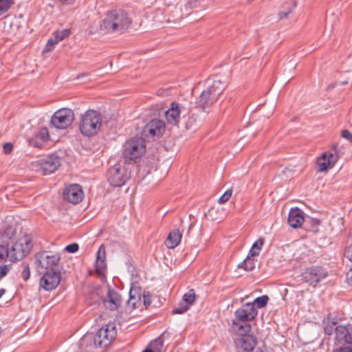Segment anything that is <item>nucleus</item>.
I'll use <instances>...</instances> for the list:
<instances>
[{
	"mask_svg": "<svg viewBox=\"0 0 352 352\" xmlns=\"http://www.w3.org/2000/svg\"><path fill=\"white\" fill-rule=\"evenodd\" d=\"M132 23L126 11L122 9H114L107 12L100 21V30L105 33H124Z\"/></svg>",
	"mask_w": 352,
	"mask_h": 352,
	"instance_id": "1",
	"label": "nucleus"
},
{
	"mask_svg": "<svg viewBox=\"0 0 352 352\" xmlns=\"http://www.w3.org/2000/svg\"><path fill=\"white\" fill-rule=\"evenodd\" d=\"M226 83L219 78H215L202 91L195 102V107L206 111L219 99L225 90Z\"/></svg>",
	"mask_w": 352,
	"mask_h": 352,
	"instance_id": "2",
	"label": "nucleus"
},
{
	"mask_svg": "<svg viewBox=\"0 0 352 352\" xmlns=\"http://www.w3.org/2000/svg\"><path fill=\"white\" fill-rule=\"evenodd\" d=\"M117 336L116 324L109 322L102 326L94 336H87L82 340L81 345L85 342L89 343L88 351H92L98 347L104 348L108 346Z\"/></svg>",
	"mask_w": 352,
	"mask_h": 352,
	"instance_id": "3",
	"label": "nucleus"
},
{
	"mask_svg": "<svg viewBox=\"0 0 352 352\" xmlns=\"http://www.w3.org/2000/svg\"><path fill=\"white\" fill-rule=\"evenodd\" d=\"M102 124V115L97 111L89 109L80 116L79 129L83 135L91 137L100 131Z\"/></svg>",
	"mask_w": 352,
	"mask_h": 352,
	"instance_id": "4",
	"label": "nucleus"
},
{
	"mask_svg": "<svg viewBox=\"0 0 352 352\" xmlns=\"http://www.w3.org/2000/svg\"><path fill=\"white\" fill-rule=\"evenodd\" d=\"M131 164L125 162H118L109 168L107 173V181L116 187H120L126 184L131 178Z\"/></svg>",
	"mask_w": 352,
	"mask_h": 352,
	"instance_id": "5",
	"label": "nucleus"
},
{
	"mask_svg": "<svg viewBox=\"0 0 352 352\" xmlns=\"http://www.w3.org/2000/svg\"><path fill=\"white\" fill-rule=\"evenodd\" d=\"M145 141L142 138L135 137L127 140L123 145L124 162L131 164L145 153Z\"/></svg>",
	"mask_w": 352,
	"mask_h": 352,
	"instance_id": "6",
	"label": "nucleus"
},
{
	"mask_svg": "<svg viewBox=\"0 0 352 352\" xmlns=\"http://www.w3.org/2000/svg\"><path fill=\"white\" fill-rule=\"evenodd\" d=\"M32 247V237L30 235L25 234L12 245L10 250L8 249L10 261L14 263L22 260L30 252Z\"/></svg>",
	"mask_w": 352,
	"mask_h": 352,
	"instance_id": "7",
	"label": "nucleus"
},
{
	"mask_svg": "<svg viewBox=\"0 0 352 352\" xmlns=\"http://www.w3.org/2000/svg\"><path fill=\"white\" fill-rule=\"evenodd\" d=\"M74 120L73 111L63 108L56 111L51 118L50 124L58 129H65L70 126Z\"/></svg>",
	"mask_w": 352,
	"mask_h": 352,
	"instance_id": "8",
	"label": "nucleus"
},
{
	"mask_svg": "<svg viewBox=\"0 0 352 352\" xmlns=\"http://www.w3.org/2000/svg\"><path fill=\"white\" fill-rule=\"evenodd\" d=\"M327 275L328 272L323 267L312 266L305 270L302 274V278L304 282L309 285L316 287Z\"/></svg>",
	"mask_w": 352,
	"mask_h": 352,
	"instance_id": "9",
	"label": "nucleus"
},
{
	"mask_svg": "<svg viewBox=\"0 0 352 352\" xmlns=\"http://www.w3.org/2000/svg\"><path fill=\"white\" fill-rule=\"evenodd\" d=\"M60 261V255L57 253L52 254L48 251H42L35 255L36 267L45 270H54L53 267L58 265Z\"/></svg>",
	"mask_w": 352,
	"mask_h": 352,
	"instance_id": "10",
	"label": "nucleus"
},
{
	"mask_svg": "<svg viewBox=\"0 0 352 352\" xmlns=\"http://www.w3.org/2000/svg\"><path fill=\"white\" fill-rule=\"evenodd\" d=\"M257 314L258 311L254 307V304L247 302L234 311V318L232 320L241 322L242 323L243 322L250 323V322L255 319Z\"/></svg>",
	"mask_w": 352,
	"mask_h": 352,
	"instance_id": "11",
	"label": "nucleus"
},
{
	"mask_svg": "<svg viewBox=\"0 0 352 352\" xmlns=\"http://www.w3.org/2000/svg\"><path fill=\"white\" fill-rule=\"evenodd\" d=\"M38 165L43 175H50L54 173L59 168L60 159L55 154L49 155L40 160L38 162Z\"/></svg>",
	"mask_w": 352,
	"mask_h": 352,
	"instance_id": "12",
	"label": "nucleus"
},
{
	"mask_svg": "<svg viewBox=\"0 0 352 352\" xmlns=\"http://www.w3.org/2000/svg\"><path fill=\"white\" fill-rule=\"evenodd\" d=\"M60 272L59 270L45 272L40 280L41 287L46 291L54 289L60 283Z\"/></svg>",
	"mask_w": 352,
	"mask_h": 352,
	"instance_id": "13",
	"label": "nucleus"
},
{
	"mask_svg": "<svg viewBox=\"0 0 352 352\" xmlns=\"http://www.w3.org/2000/svg\"><path fill=\"white\" fill-rule=\"evenodd\" d=\"M335 339L342 346H352V324L337 325Z\"/></svg>",
	"mask_w": 352,
	"mask_h": 352,
	"instance_id": "14",
	"label": "nucleus"
},
{
	"mask_svg": "<svg viewBox=\"0 0 352 352\" xmlns=\"http://www.w3.org/2000/svg\"><path fill=\"white\" fill-rule=\"evenodd\" d=\"M237 352H252L257 344V338L251 334L242 335L234 340Z\"/></svg>",
	"mask_w": 352,
	"mask_h": 352,
	"instance_id": "15",
	"label": "nucleus"
},
{
	"mask_svg": "<svg viewBox=\"0 0 352 352\" xmlns=\"http://www.w3.org/2000/svg\"><path fill=\"white\" fill-rule=\"evenodd\" d=\"M63 195L64 199L75 204L82 201L84 193L79 184H74L65 188Z\"/></svg>",
	"mask_w": 352,
	"mask_h": 352,
	"instance_id": "16",
	"label": "nucleus"
},
{
	"mask_svg": "<svg viewBox=\"0 0 352 352\" xmlns=\"http://www.w3.org/2000/svg\"><path fill=\"white\" fill-rule=\"evenodd\" d=\"M122 301V296L119 292L108 286L107 296L102 299L104 307L110 311H116L120 307Z\"/></svg>",
	"mask_w": 352,
	"mask_h": 352,
	"instance_id": "17",
	"label": "nucleus"
},
{
	"mask_svg": "<svg viewBox=\"0 0 352 352\" xmlns=\"http://www.w3.org/2000/svg\"><path fill=\"white\" fill-rule=\"evenodd\" d=\"M165 131V124L159 119L151 120L144 128L143 133L147 136L148 133L151 137H160Z\"/></svg>",
	"mask_w": 352,
	"mask_h": 352,
	"instance_id": "18",
	"label": "nucleus"
},
{
	"mask_svg": "<svg viewBox=\"0 0 352 352\" xmlns=\"http://www.w3.org/2000/svg\"><path fill=\"white\" fill-rule=\"evenodd\" d=\"M181 106L176 102H172L170 107L165 112V117L168 124L177 125L180 120Z\"/></svg>",
	"mask_w": 352,
	"mask_h": 352,
	"instance_id": "19",
	"label": "nucleus"
},
{
	"mask_svg": "<svg viewBox=\"0 0 352 352\" xmlns=\"http://www.w3.org/2000/svg\"><path fill=\"white\" fill-rule=\"evenodd\" d=\"M337 156L331 153H323L317 160L318 170L323 172L332 168L337 161Z\"/></svg>",
	"mask_w": 352,
	"mask_h": 352,
	"instance_id": "20",
	"label": "nucleus"
},
{
	"mask_svg": "<svg viewBox=\"0 0 352 352\" xmlns=\"http://www.w3.org/2000/svg\"><path fill=\"white\" fill-rule=\"evenodd\" d=\"M303 212L298 208H292L288 214L287 222L293 228L301 227L304 222Z\"/></svg>",
	"mask_w": 352,
	"mask_h": 352,
	"instance_id": "21",
	"label": "nucleus"
},
{
	"mask_svg": "<svg viewBox=\"0 0 352 352\" xmlns=\"http://www.w3.org/2000/svg\"><path fill=\"white\" fill-rule=\"evenodd\" d=\"M50 139L49 131L47 128L43 127L35 133L31 139L30 144L36 147H41L43 144Z\"/></svg>",
	"mask_w": 352,
	"mask_h": 352,
	"instance_id": "22",
	"label": "nucleus"
},
{
	"mask_svg": "<svg viewBox=\"0 0 352 352\" xmlns=\"http://www.w3.org/2000/svg\"><path fill=\"white\" fill-rule=\"evenodd\" d=\"M105 248L104 245H101L98 250L96 260V271L98 274H101L107 268L105 262Z\"/></svg>",
	"mask_w": 352,
	"mask_h": 352,
	"instance_id": "23",
	"label": "nucleus"
},
{
	"mask_svg": "<svg viewBox=\"0 0 352 352\" xmlns=\"http://www.w3.org/2000/svg\"><path fill=\"white\" fill-rule=\"evenodd\" d=\"M231 329L233 332L236 333L239 336L242 335H248L251 331V325L248 322H241L236 321L235 320H232Z\"/></svg>",
	"mask_w": 352,
	"mask_h": 352,
	"instance_id": "24",
	"label": "nucleus"
},
{
	"mask_svg": "<svg viewBox=\"0 0 352 352\" xmlns=\"http://www.w3.org/2000/svg\"><path fill=\"white\" fill-rule=\"evenodd\" d=\"M182 233L178 229H175L170 232L166 240V245L168 248L173 249L177 247L182 239Z\"/></svg>",
	"mask_w": 352,
	"mask_h": 352,
	"instance_id": "25",
	"label": "nucleus"
},
{
	"mask_svg": "<svg viewBox=\"0 0 352 352\" xmlns=\"http://www.w3.org/2000/svg\"><path fill=\"white\" fill-rule=\"evenodd\" d=\"M254 257V256H250V254H248L245 259L243 262L239 263L237 267L243 269L247 272H251L254 270V269L255 268L256 262L257 261V260L255 259Z\"/></svg>",
	"mask_w": 352,
	"mask_h": 352,
	"instance_id": "26",
	"label": "nucleus"
},
{
	"mask_svg": "<svg viewBox=\"0 0 352 352\" xmlns=\"http://www.w3.org/2000/svg\"><path fill=\"white\" fill-rule=\"evenodd\" d=\"M148 347L154 352H164V340L162 335L151 341L148 345Z\"/></svg>",
	"mask_w": 352,
	"mask_h": 352,
	"instance_id": "27",
	"label": "nucleus"
},
{
	"mask_svg": "<svg viewBox=\"0 0 352 352\" xmlns=\"http://www.w3.org/2000/svg\"><path fill=\"white\" fill-rule=\"evenodd\" d=\"M295 7H296V4L292 1L287 2L284 7L285 9L280 11L278 13L280 19L288 18L289 15L291 13H292Z\"/></svg>",
	"mask_w": 352,
	"mask_h": 352,
	"instance_id": "28",
	"label": "nucleus"
},
{
	"mask_svg": "<svg viewBox=\"0 0 352 352\" xmlns=\"http://www.w3.org/2000/svg\"><path fill=\"white\" fill-rule=\"evenodd\" d=\"M264 244V239L263 238H259L258 240H256L252 245L251 249L249 251V254L250 256H258L261 250L262 249V247Z\"/></svg>",
	"mask_w": 352,
	"mask_h": 352,
	"instance_id": "29",
	"label": "nucleus"
},
{
	"mask_svg": "<svg viewBox=\"0 0 352 352\" xmlns=\"http://www.w3.org/2000/svg\"><path fill=\"white\" fill-rule=\"evenodd\" d=\"M200 121L198 120V116L192 114L188 116L186 122V127L187 129H195L199 125Z\"/></svg>",
	"mask_w": 352,
	"mask_h": 352,
	"instance_id": "30",
	"label": "nucleus"
},
{
	"mask_svg": "<svg viewBox=\"0 0 352 352\" xmlns=\"http://www.w3.org/2000/svg\"><path fill=\"white\" fill-rule=\"evenodd\" d=\"M71 34V30L69 29H64L60 31H56L53 33V36L57 41L58 43L63 41L64 38L68 37Z\"/></svg>",
	"mask_w": 352,
	"mask_h": 352,
	"instance_id": "31",
	"label": "nucleus"
},
{
	"mask_svg": "<svg viewBox=\"0 0 352 352\" xmlns=\"http://www.w3.org/2000/svg\"><path fill=\"white\" fill-rule=\"evenodd\" d=\"M196 299L195 291L193 289H190L183 296V300L189 306L194 303Z\"/></svg>",
	"mask_w": 352,
	"mask_h": 352,
	"instance_id": "32",
	"label": "nucleus"
},
{
	"mask_svg": "<svg viewBox=\"0 0 352 352\" xmlns=\"http://www.w3.org/2000/svg\"><path fill=\"white\" fill-rule=\"evenodd\" d=\"M327 319L324 318L322 320V325L325 334L331 336L333 333H336V327L337 324H333L331 322H327Z\"/></svg>",
	"mask_w": 352,
	"mask_h": 352,
	"instance_id": "33",
	"label": "nucleus"
},
{
	"mask_svg": "<svg viewBox=\"0 0 352 352\" xmlns=\"http://www.w3.org/2000/svg\"><path fill=\"white\" fill-rule=\"evenodd\" d=\"M20 267L21 269V277L24 281H27L30 277V265L28 263L23 262L21 263Z\"/></svg>",
	"mask_w": 352,
	"mask_h": 352,
	"instance_id": "34",
	"label": "nucleus"
},
{
	"mask_svg": "<svg viewBox=\"0 0 352 352\" xmlns=\"http://www.w3.org/2000/svg\"><path fill=\"white\" fill-rule=\"evenodd\" d=\"M14 3V0H0V16L8 12Z\"/></svg>",
	"mask_w": 352,
	"mask_h": 352,
	"instance_id": "35",
	"label": "nucleus"
},
{
	"mask_svg": "<svg viewBox=\"0 0 352 352\" xmlns=\"http://www.w3.org/2000/svg\"><path fill=\"white\" fill-rule=\"evenodd\" d=\"M268 300L269 297L267 295H263L256 298L252 304H254V307L263 308L267 305Z\"/></svg>",
	"mask_w": 352,
	"mask_h": 352,
	"instance_id": "36",
	"label": "nucleus"
},
{
	"mask_svg": "<svg viewBox=\"0 0 352 352\" xmlns=\"http://www.w3.org/2000/svg\"><path fill=\"white\" fill-rule=\"evenodd\" d=\"M140 298L135 297V296H131L126 302V307L131 311L136 309L138 307V304L140 302Z\"/></svg>",
	"mask_w": 352,
	"mask_h": 352,
	"instance_id": "37",
	"label": "nucleus"
},
{
	"mask_svg": "<svg viewBox=\"0 0 352 352\" xmlns=\"http://www.w3.org/2000/svg\"><path fill=\"white\" fill-rule=\"evenodd\" d=\"M8 258L10 259L8 248L6 245H0V263L6 261Z\"/></svg>",
	"mask_w": 352,
	"mask_h": 352,
	"instance_id": "38",
	"label": "nucleus"
},
{
	"mask_svg": "<svg viewBox=\"0 0 352 352\" xmlns=\"http://www.w3.org/2000/svg\"><path fill=\"white\" fill-rule=\"evenodd\" d=\"M325 318L327 319V322H331L333 324H337L338 322L342 320V318L338 316V314L337 312L329 314Z\"/></svg>",
	"mask_w": 352,
	"mask_h": 352,
	"instance_id": "39",
	"label": "nucleus"
},
{
	"mask_svg": "<svg viewBox=\"0 0 352 352\" xmlns=\"http://www.w3.org/2000/svg\"><path fill=\"white\" fill-rule=\"evenodd\" d=\"M189 309V306L184 304H179L177 307H175L173 311V314H182L185 313Z\"/></svg>",
	"mask_w": 352,
	"mask_h": 352,
	"instance_id": "40",
	"label": "nucleus"
},
{
	"mask_svg": "<svg viewBox=\"0 0 352 352\" xmlns=\"http://www.w3.org/2000/svg\"><path fill=\"white\" fill-rule=\"evenodd\" d=\"M58 43L57 41L55 39L54 37L50 38L48 41L47 44L45 46V48L43 50V52H49L53 50L54 46Z\"/></svg>",
	"mask_w": 352,
	"mask_h": 352,
	"instance_id": "41",
	"label": "nucleus"
},
{
	"mask_svg": "<svg viewBox=\"0 0 352 352\" xmlns=\"http://www.w3.org/2000/svg\"><path fill=\"white\" fill-rule=\"evenodd\" d=\"M12 268V263L0 265V280L6 276Z\"/></svg>",
	"mask_w": 352,
	"mask_h": 352,
	"instance_id": "42",
	"label": "nucleus"
},
{
	"mask_svg": "<svg viewBox=\"0 0 352 352\" xmlns=\"http://www.w3.org/2000/svg\"><path fill=\"white\" fill-rule=\"evenodd\" d=\"M232 193V189L227 190L219 199L218 202L219 204H223L229 200Z\"/></svg>",
	"mask_w": 352,
	"mask_h": 352,
	"instance_id": "43",
	"label": "nucleus"
},
{
	"mask_svg": "<svg viewBox=\"0 0 352 352\" xmlns=\"http://www.w3.org/2000/svg\"><path fill=\"white\" fill-rule=\"evenodd\" d=\"M79 249V245L76 243H73L69 245H67L65 248V250L69 253H75Z\"/></svg>",
	"mask_w": 352,
	"mask_h": 352,
	"instance_id": "44",
	"label": "nucleus"
},
{
	"mask_svg": "<svg viewBox=\"0 0 352 352\" xmlns=\"http://www.w3.org/2000/svg\"><path fill=\"white\" fill-rule=\"evenodd\" d=\"M204 0H189L188 4L192 8H204Z\"/></svg>",
	"mask_w": 352,
	"mask_h": 352,
	"instance_id": "45",
	"label": "nucleus"
},
{
	"mask_svg": "<svg viewBox=\"0 0 352 352\" xmlns=\"http://www.w3.org/2000/svg\"><path fill=\"white\" fill-rule=\"evenodd\" d=\"M140 290L139 287L132 285L129 292V297L131 296H135V297L140 298Z\"/></svg>",
	"mask_w": 352,
	"mask_h": 352,
	"instance_id": "46",
	"label": "nucleus"
},
{
	"mask_svg": "<svg viewBox=\"0 0 352 352\" xmlns=\"http://www.w3.org/2000/svg\"><path fill=\"white\" fill-rule=\"evenodd\" d=\"M342 138L349 140L352 144V133L347 129L341 131Z\"/></svg>",
	"mask_w": 352,
	"mask_h": 352,
	"instance_id": "47",
	"label": "nucleus"
},
{
	"mask_svg": "<svg viewBox=\"0 0 352 352\" xmlns=\"http://www.w3.org/2000/svg\"><path fill=\"white\" fill-rule=\"evenodd\" d=\"M333 352H352V346H340L338 348L333 349Z\"/></svg>",
	"mask_w": 352,
	"mask_h": 352,
	"instance_id": "48",
	"label": "nucleus"
},
{
	"mask_svg": "<svg viewBox=\"0 0 352 352\" xmlns=\"http://www.w3.org/2000/svg\"><path fill=\"white\" fill-rule=\"evenodd\" d=\"M3 151L6 154L10 153L12 151L13 146L11 143H4L3 146Z\"/></svg>",
	"mask_w": 352,
	"mask_h": 352,
	"instance_id": "49",
	"label": "nucleus"
},
{
	"mask_svg": "<svg viewBox=\"0 0 352 352\" xmlns=\"http://www.w3.org/2000/svg\"><path fill=\"white\" fill-rule=\"evenodd\" d=\"M345 256L352 261V244L348 246L345 250Z\"/></svg>",
	"mask_w": 352,
	"mask_h": 352,
	"instance_id": "50",
	"label": "nucleus"
},
{
	"mask_svg": "<svg viewBox=\"0 0 352 352\" xmlns=\"http://www.w3.org/2000/svg\"><path fill=\"white\" fill-rule=\"evenodd\" d=\"M143 298H144V305L146 307H147V306L151 305V301L149 295L144 294L143 295Z\"/></svg>",
	"mask_w": 352,
	"mask_h": 352,
	"instance_id": "51",
	"label": "nucleus"
},
{
	"mask_svg": "<svg viewBox=\"0 0 352 352\" xmlns=\"http://www.w3.org/2000/svg\"><path fill=\"white\" fill-rule=\"evenodd\" d=\"M346 278L352 283V268L346 273Z\"/></svg>",
	"mask_w": 352,
	"mask_h": 352,
	"instance_id": "52",
	"label": "nucleus"
},
{
	"mask_svg": "<svg viewBox=\"0 0 352 352\" xmlns=\"http://www.w3.org/2000/svg\"><path fill=\"white\" fill-rule=\"evenodd\" d=\"M63 4H69L72 0H58Z\"/></svg>",
	"mask_w": 352,
	"mask_h": 352,
	"instance_id": "53",
	"label": "nucleus"
},
{
	"mask_svg": "<svg viewBox=\"0 0 352 352\" xmlns=\"http://www.w3.org/2000/svg\"><path fill=\"white\" fill-rule=\"evenodd\" d=\"M6 290L4 289H0V298L3 296V295L5 294Z\"/></svg>",
	"mask_w": 352,
	"mask_h": 352,
	"instance_id": "54",
	"label": "nucleus"
},
{
	"mask_svg": "<svg viewBox=\"0 0 352 352\" xmlns=\"http://www.w3.org/2000/svg\"><path fill=\"white\" fill-rule=\"evenodd\" d=\"M256 352H263V351L261 349H258L256 351Z\"/></svg>",
	"mask_w": 352,
	"mask_h": 352,
	"instance_id": "55",
	"label": "nucleus"
}]
</instances>
